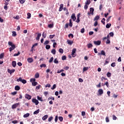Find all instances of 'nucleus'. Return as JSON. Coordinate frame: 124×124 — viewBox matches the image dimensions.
<instances>
[{"label": "nucleus", "instance_id": "1", "mask_svg": "<svg viewBox=\"0 0 124 124\" xmlns=\"http://www.w3.org/2000/svg\"><path fill=\"white\" fill-rule=\"evenodd\" d=\"M8 44L9 46H11V47L9 48L10 52H12L16 48L15 45L13 44L12 42H8Z\"/></svg>", "mask_w": 124, "mask_h": 124}, {"label": "nucleus", "instance_id": "2", "mask_svg": "<svg viewBox=\"0 0 124 124\" xmlns=\"http://www.w3.org/2000/svg\"><path fill=\"white\" fill-rule=\"evenodd\" d=\"M72 55L73 58H75L76 56V48H74L72 50Z\"/></svg>", "mask_w": 124, "mask_h": 124}, {"label": "nucleus", "instance_id": "3", "mask_svg": "<svg viewBox=\"0 0 124 124\" xmlns=\"http://www.w3.org/2000/svg\"><path fill=\"white\" fill-rule=\"evenodd\" d=\"M93 11H94V9H93V8H90V12L88 13V15H93Z\"/></svg>", "mask_w": 124, "mask_h": 124}, {"label": "nucleus", "instance_id": "4", "mask_svg": "<svg viewBox=\"0 0 124 124\" xmlns=\"http://www.w3.org/2000/svg\"><path fill=\"white\" fill-rule=\"evenodd\" d=\"M32 102L35 103V105H38V104L39 103V102H38V100L36 99H32Z\"/></svg>", "mask_w": 124, "mask_h": 124}, {"label": "nucleus", "instance_id": "5", "mask_svg": "<svg viewBox=\"0 0 124 124\" xmlns=\"http://www.w3.org/2000/svg\"><path fill=\"white\" fill-rule=\"evenodd\" d=\"M93 44L94 45H97L99 46L100 44H101V41H93Z\"/></svg>", "mask_w": 124, "mask_h": 124}, {"label": "nucleus", "instance_id": "6", "mask_svg": "<svg viewBox=\"0 0 124 124\" xmlns=\"http://www.w3.org/2000/svg\"><path fill=\"white\" fill-rule=\"evenodd\" d=\"M19 103L14 104V105H13L12 106V109H16V108H17V107L19 105Z\"/></svg>", "mask_w": 124, "mask_h": 124}, {"label": "nucleus", "instance_id": "7", "mask_svg": "<svg viewBox=\"0 0 124 124\" xmlns=\"http://www.w3.org/2000/svg\"><path fill=\"white\" fill-rule=\"evenodd\" d=\"M25 98H27V99H28V100H30V99H31V96L28 94H26L25 95Z\"/></svg>", "mask_w": 124, "mask_h": 124}, {"label": "nucleus", "instance_id": "8", "mask_svg": "<svg viewBox=\"0 0 124 124\" xmlns=\"http://www.w3.org/2000/svg\"><path fill=\"white\" fill-rule=\"evenodd\" d=\"M71 19H72L73 21H75L76 20V16H75V14H72V16H71Z\"/></svg>", "mask_w": 124, "mask_h": 124}, {"label": "nucleus", "instance_id": "9", "mask_svg": "<svg viewBox=\"0 0 124 124\" xmlns=\"http://www.w3.org/2000/svg\"><path fill=\"white\" fill-rule=\"evenodd\" d=\"M7 70H8V73H10V75H11L12 73H14V72H15V69L10 70L9 69H8Z\"/></svg>", "mask_w": 124, "mask_h": 124}, {"label": "nucleus", "instance_id": "10", "mask_svg": "<svg viewBox=\"0 0 124 124\" xmlns=\"http://www.w3.org/2000/svg\"><path fill=\"white\" fill-rule=\"evenodd\" d=\"M27 62H28L29 63H31V62H33V59L32 58H28L27 59Z\"/></svg>", "mask_w": 124, "mask_h": 124}, {"label": "nucleus", "instance_id": "11", "mask_svg": "<svg viewBox=\"0 0 124 124\" xmlns=\"http://www.w3.org/2000/svg\"><path fill=\"white\" fill-rule=\"evenodd\" d=\"M80 13L78 14V15H77V19L76 21V22L77 23H79L80 22V19H79V18L80 17Z\"/></svg>", "mask_w": 124, "mask_h": 124}, {"label": "nucleus", "instance_id": "12", "mask_svg": "<svg viewBox=\"0 0 124 124\" xmlns=\"http://www.w3.org/2000/svg\"><path fill=\"white\" fill-rule=\"evenodd\" d=\"M41 36V33H38L37 36L36 37V40H39V39H40Z\"/></svg>", "mask_w": 124, "mask_h": 124}, {"label": "nucleus", "instance_id": "13", "mask_svg": "<svg viewBox=\"0 0 124 124\" xmlns=\"http://www.w3.org/2000/svg\"><path fill=\"white\" fill-rule=\"evenodd\" d=\"M12 65L13 67H16V65H17V63H16V61H13L12 62Z\"/></svg>", "mask_w": 124, "mask_h": 124}, {"label": "nucleus", "instance_id": "14", "mask_svg": "<svg viewBox=\"0 0 124 124\" xmlns=\"http://www.w3.org/2000/svg\"><path fill=\"white\" fill-rule=\"evenodd\" d=\"M67 44H68L69 45H72V44L73 43V41H71L70 40H67Z\"/></svg>", "mask_w": 124, "mask_h": 124}, {"label": "nucleus", "instance_id": "15", "mask_svg": "<svg viewBox=\"0 0 124 124\" xmlns=\"http://www.w3.org/2000/svg\"><path fill=\"white\" fill-rule=\"evenodd\" d=\"M48 119V115H45L44 116L42 117L43 121H46Z\"/></svg>", "mask_w": 124, "mask_h": 124}, {"label": "nucleus", "instance_id": "16", "mask_svg": "<svg viewBox=\"0 0 124 124\" xmlns=\"http://www.w3.org/2000/svg\"><path fill=\"white\" fill-rule=\"evenodd\" d=\"M20 89L21 88H20V86H19L18 85L16 86L15 87V91H20Z\"/></svg>", "mask_w": 124, "mask_h": 124}, {"label": "nucleus", "instance_id": "17", "mask_svg": "<svg viewBox=\"0 0 124 124\" xmlns=\"http://www.w3.org/2000/svg\"><path fill=\"white\" fill-rule=\"evenodd\" d=\"M98 92L99 93V94H100V95H101V94H102L103 93V90L102 89H99L98 91Z\"/></svg>", "mask_w": 124, "mask_h": 124}, {"label": "nucleus", "instance_id": "18", "mask_svg": "<svg viewBox=\"0 0 124 124\" xmlns=\"http://www.w3.org/2000/svg\"><path fill=\"white\" fill-rule=\"evenodd\" d=\"M69 27H70L71 28H72V26H73V24H72V19H69Z\"/></svg>", "mask_w": 124, "mask_h": 124}, {"label": "nucleus", "instance_id": "19", "mask_svg": "<svg viewBox=\"0 0 124 124\" xmlns=\"http://www.w3.org/2000/svg\"><path fill=\"white\" fill-rule=\"evenodd\" d=\"M62 8H63V4H61L60 5V7L59 8V11H62Z\"/></svg>", "mask_w": 124, "mask_h": 124}, {"label": "nucleus", "instance_id": "20", "mask_svg": "<svg viewBox=\"0 0 124 124\" xmlns=\"http://www.w3.org/2000/svg\"><path fill=\"white\" fill-rule=\"evenodd\" d=\"M101 55L104 56V57H106V54H105V52L104 50L101 51Z\"/></svg>", "mask_w": 124, "mask_h": 124}, {"label": "nucleus", "instance_id": "21", "mask_svg": "<svg viewBox=\"0 0 124 124\" xmlns=\"http://www.w3.org/2000/svg\"><path fill=\"white\" fill-rule=\"evenodd\" d=\"M38 83L36 81H34L33 82H32V86H33V87H35V86L38 85Z\"/></svg>", "mask_w": 124, "mask_h": 124}, {"label": "nucleus", "instance_id": "22", "mask_svg": "<svg viewBox=\"0 0 124 124\" xmlns=\"http://www.w3.org/2000/svg\"><path fill=\"white\" fill-rule=\"evenodd\" d=\"M40 110H39V109H38L37 110H35L34 112H33V115H36L37 114H38V113H39Z\"/></svg>", "mask_w": 124, "mask_h": 124}, {"label": "nucleus", "instance_id": "23", "mask_svg": "<svg viewBox=\"0 0 124 124\" xmlns=\"http://www.w3.org/2000/svg\"><path fill=\"white\" fill-rule=\"evenodd\" d=\"M17 36V33H16V31H12V36L15 37Z\"/></svg>", "mask_w": 124, "mask_h": 124}, {"label": "nucleus", "instance_id": "24", "mask_svg": "<svg viewBox=\"0 0 124 124\" xmlns=\"http://www.w3.org/2000/svg\"><path fill=\"white\" fill-rule=\"evenodd\" d=\"M111 26H112V24H111V23H108L106 25V27L107 28V29H109L110 27H111Z\"/></svg>", "mask_w": 124, "mask_h": 124}, {"label": "nucleus", "instance_id": "25", "mask_svg": "<svg viewBox=\"0 0 124 124\" xmlns=\"http://www.w3.org/2000/svg\"><path fill=\"white\" fill-rule=\"evenodd\" d=\"M91 3V0H86V1L85 2V4L89 5Z\"/></svg>", "mask_w": 124, "mask_h": 124}, {"label": "nucleus", "instance_id": "26", "mask_svg": "<svg viewBox=\"0 0 124 124\" xmlns=\"http://www.w3.org/2000/svg\"><path fill=\"white\" fill-rule=\"evenodd\" d=\"M19 1L21 4H23L26 2V0H19Z\"/></svg>", "mask_w": 124, "mask_h": 124}, {"label": "nucleus", "instance_id": "27", "mask_svg": "<svg viewBox=\"0 0 124 124\" xmlns=\"http://www.w3.org/2000/svg\"><path fill=\"white\" fill-rule=\"evenodd\" d=\"M37 98L38 100H39L40 101H43V99H42V97H40L39 96H37Z\"/></svg>", "mask_w": 124, "mask_h": 124}, {"label": "nucleus", "instance_id": "28", "mask_svg": "<svg viewBox=\"0 0 124 124\" xmlns=\"http://www.w3.org/2000/svg\"><path fill=\"white\" fill-rule=\"evenodd\" d=\"M99 19V16H96L94 18L93 20L94 21H97Z\"/></svg>", "mask_w": 124, "mask_h": 124}, {"label": "nucleus", "instance_id": "29", "mask_svg": "<svg viewBox=\"0 0 124 124\" xmlns=\"http://www.w3.org/2000/svg\"><path fill=\"white\" fill-rule=\"evenodd\" d=\"M42 36L44 37V38H46V37L47 36V34H46L45 32H43L42 34Z\"/></svg>", "mask_w": 124, "mask_h": 124}, {"label": "nucleus", "instance_id": "30", "mask_svg": "<svg viewBox=\"0 0 124 124\" xmlns=\"http://www.w3.org/2000/svg\"><path fill=\"white\" fill-rule=\"evenodd\" d=\"M28 117H30V113H26L23 115L24 118H28Z\"/></svg>", "mask_w": 124, "mask_h": 124}, {"label": "nucleus", "instance_id": "31", "mask_svg": "<svg viewBox=\"0 0 124 124\" xmlns=\"http://www.w3.org/2000/svg\"><path fill=\"white\" fill-rule=\"evenodd\" d=\"M51 53L53 54V55H56V49H52L51 50Z\"/></svg>", "mask_w": 124, "mask_h": 124}, {"label": "nucleus", "instance_id": "32", "mask_svg": "<svg viewBox=\"0 0 124 124\" xmlns=\"http://www.w3.org/2000/svg\"><path fill=\"white\" fill-rule=\"evenodd\" d=\"M34 77L36 78H39V74L38 73H36L35 74Z\"/></svg>", "mask_w": 124, "mask_h": 124}, {"label": "nucleus", "instance_id": "33", "mask_svg": "<svg viewBox=\"0 0 124 124\" xmlns=\"http://www.w3.org/2000/svg\"><path fill=\"white\" fill-rule=\"evenodd\" d=\"M50 48H51V46L49 45H46V50H49V49H50Z\"/></svg>", "mask_w": 124, "mask_h": 124}, {"label": "nucleus", "instance_id": "34", "mask_svg": "<svg viewBox=\"0 0 124 124\" xmlns=\"http://www.w3.org/2000/svg\"><path fill=\"white\" fill-rule=\"evenodd\" d=\"M59 53H61V54H63V49L62 48H60L59 49Z\"/></svg>", "mask_w": 124, "mask_h": 124}, {"label": "nucleus", "instance_id": "35", "mask_svg": "<svg viewBox=\"0 0 124 124\" xmlns=\"http://www.w3.org/2000/svg\"><path fill=\"white\" fill-rule=\"evenodd\" d=\"M35 81H36L35 78H31L30 79V82L31 83V84H32V83H33V82H35Z\"/></svg>", "mask_w": 124, "mask_h": 124}, {"label": "nucleus", "instance_id": "36", "mask_svg": "<svg viewBox=\"0 0 124 124\" xmlns=\"http://www.w3.org/2000/svg\"><path fill=\"white\" fill-rule=\"evenodd\" d=\"M3 57H4V53H2L0 54V59H3Z\"/></svg>", "mask_w": 124, "mask_h": 124}, {"label": "nucleus", "instance_id": "37", "mask_svg": "<svg viewBox=\"0 0 124 124\" xmlns=\"http://www.w3.org/2000/svg\"><path fill=\"white\" fill-rule=\"evenodd\" d=\"M106 39H110V36H109V35H108L107 37L103 38V40H105Z\"/></svg>", "mask_w": 124, "mask_h": 124}, {"label": "nucleus", "instance_id": "38", "mask_svg": "<svg viewBox=\"0 0 124 124\" xmlns=\"http://www.w3.org/2000/svg\"><path fill=\"white\" fill-rule=\"evenodd\" d=\"M87 47L89 48H92V47H93V44H87Z\"/></svg>", "mask_w": 124, "mask_h": 124}, {"label": "nucleus", "instance_id": "39", "mask_svg": "<svg viewBox=\"0 0 124 124\" xmlns=\"http://www.w3.org/2000/svg\"><path fill=\"white\" fill-rule=\"evenodd\" d=\"M53 62L54 63H57V64L59 63V61H58V59L57 58L55 59Z\"/></svg>", "mask_w": 124, "mask_h": 124}, {"label": "nucleus", "instance_id": "40", "mask_svg": "<svg viewBox=\"0 0 124 124\" xmlns=\"http://www.w3.org/2000/svg\"><path fill=\"white\" fill-rule=\"evenodd\" d=\"M58 119L60 122H62V121H63V118L62 116L59 117Z\"/></svg>", "mask_w": 124, "mask_h": 124}, {"label": "nucleus", "instance_id": "41", "mask_svg": "<svg viewBox=\"0 0 124 124\" xmlns=\"http://www.w3.org/2000/svg\"><path fill=\"white\" fill-rule=\"evenodd\" d=\"M89 69V67H84L83 69V72H84V71H87V70H88Z\"/></svg>", "mask_w": 124, "mask_h": 124}, {"label": "nucleus", "instance_id": "42", "mask_svg": "<svg viewBox=\"0 0 124 124\" xmlns=\"http://www.w3.org/2000/svg\"><path fill=\"white\" fill-rule=\"evenodd\" d=\"M53 61H54V57H51L49 60V62L51 63V62H53Z\"/></svg>", "mask_w": 124, "mask_h": 124}, {"label": "nucleus", "instance_id": "43", "mask_svg": "<svg viewBox=\"0 0 124 124\" xmlns=\"http://www.w3.org/2000/svg\"><path fill=\"white\" fill-rule=\"evenodd\" d=\"M27 19H30V18H31V13H28L27 14Z\"/></svg>", "mask_w": 124, "mask_h": 124}, {"label": "nucleus", "instance_id": "44", "mask_svg": "<svg viewBox=\"0 0 124 124\" xmlns=\"http://www.w3.org/2000/svg\"><path fill=\"white\" fill-rule=\"evenodd\" d=\"M22 78L20 77L16 79V81L17 82H22Z\"/></svg>", "mask_w": 124, "mask_h": 124}, {"label": "nucleus", "instance_id": "45", "mask_svg": "<svg viewBox=\"0 0 124 124\" xmlns=\"http://www.w3.org/2000/svg\"><path fill=\"white\" fill-rule=\"evenodd\" d=\"M101 23L103 24V25H105V18H103V19L101 20Z\"/></svg>", "mask_w": 124, "mask_h": 124}, {"label": "nucleus", "instance_id": "46", "mask_svg": "<svg viewBox=\"0 0 124 124\" xmlns=\"http://www.w3.org/2000/svg\"><path fill=\"white\" fill-rule=\"evenodd\" d=\"M20 55V52L18 51L17 53H15L14 54V57H17V56H19Z\"/></svg>", "mask_w": 124, "mask_h": 124}, {"label": "nucleus", "instance_id": "47", "mask_svg": "<svg viewBox=\"0 0 124 124\" xmlns=\"http://www.w3.org/2000/svg\"><path fill=\"white\" fill-rule=\"evenodd\" d=\"M52 120H53V116H50V117L48 118V122H50L52 121Z\"/></svg>", "mask_w": 124, "mask_h": 124}, {"label": "nucleus", "instance_id": "48", "mask_svg": "<svg viewBox=\"0 0 124 124\" xmlns=\"http://www.w3.org/2000/svg\"><path fill=\"white\" fill-rule=\"evenodd\" d=\"M21 83H22V84H26L27 83V80H26V79H22Z\"/></svg>", "mask_w": 124, "mask_h": 124}, {"label": "nucleus", "instance_id": "49", "mask_svg": "<svg viewBox=\"0 0 124 124\" xmlns=\"http://www.w3.org/2000/svg\"><path fill=\"white\" fill-rule=\"evenodd\" d=\"M48 28H50V29H52V28H53L54 27V24H49L48 25Z\"/></svg>", "mask_w": 124, "mask_h": 124}, {"label": "nucleus", "instance_id": "50", "mask_svg": "<svg viewBox=\"0 0 124 124\" xmlns=\"http://www.w3.org/2000/svg\"><path fill=\"white\" fill-rule=\"evenodd\" d=\"M49 41L46 40V41L44 42V45H47V44H49Z\"/></svg>", "mask_w": 124, "mask_h": 124}, {"label": "nucleus", "instance_id": "51", "mask_svg": "<svg viewBox=\"0 0 124 124\" xmlns=\"http://www.w3.org/2000/svg\"><path fill=\"white\" fill-rule=\"evenodd\" d=\"M62 61H65V60H66V56H62Z\"/></svg>", "mask_w": 124, "mask_h": 124}, {"label": "nucleus", "instance_id": "52", "mask_svg": "<svg viewBox=\"0 0 124 124\" xmlns=\"http://www.w3.org/2000/svg\"><path fill=\"white\" fill-rule=\"evenodd\" d=\"M56 88H57V85H56V84H54L52 87L51 88V90H55Z\"/></svg>", "mask_w": 124, "mask_h": 124}, {"label": "nucleus", "instance_id": "53", "mask_svg": "<svg viewBox=\"0 0 124 124\" xmlns=\"http://www.w3.org/2000/svg\"><path fill=\"white\" fill-rule=\"evenodd\" d=\"M111 73L110 72H108L107 74V77H111Z\"/></svg>", "mask_w": 124, "mask_h": 124}, {"label": "nucleus", "instance_id": "54", "mask_svg": "<svg viewBox=\"0 0 124 124\" xmlns=\"http://www.w3.org/2000/svg\"><path fill=\"white\" fill-rule=\"evenodd\" d=\"M68 37H71V38H73L74 37V36H73V34L72 33H70L68 35Z\"/></svg>", "mask_w": 124, "mask_h": 124}, {"label": "nucleus", "instance_id": "55", "mask_svg": "<svg viewBox=\"0 0 124 124\" xmlns=\"http://www.w3.org/2000/svg\"><path fill=\"white\" fill-rule=\"evenodd\" d=\"M80 32L81 33H84V32H85V28L81 29L80 30Z\"/></svg>", "mask_w": 124, "mask_h": 124}, {"label": "nucleus", "instance_id": "56", "mask_svg": "<svg viewBox=\"0 0 124 124\" xmlns=\"http://www.w3.org/2000/svg\"><path fill=\"white\" fill-rule=\"evenodd\" d=\"M37 45H38V44L37 43H35L34 45H32L31 47L32 49H33L34 47H35V46H37Z\"/></svg>", "mask_w": 124, "mask_h": 124}, {"label": "nucleus", "instance_id": "57", "mask_svg": "<svg viewBox=\"0 0 124 124\" xmlns=\"http://www.w3.org/2000/svg\"><path fill=\"white\" fill-rule=\"evenodd\" d=\"M106 122L107 123H109V117L108 116H107L106 118Z\"/></svg>", "mask_w": 124, "mask_h": 124}, {"label": "nucleus", "instance_id": "58", "mask_svg": "<svg viewBox=\"0 0 124 124\" xmlns=\"http://www.w3.org/2000/svg\"><path fill=\"white\" fill-rule=\"evenodd\" d=\"M111 66H112V67H115V66H116V63L115 62H112L111 64Z\"/></svg>", "mask_w": 124, "mask_h": 124}, {"label": "nucleus", "instance_id": "59", "mask_svg": "<svg viewBox=\"0 0 124 124\" xmlns=\"http://www.w3.org/2000/svg\"><path fill=\"white\" fill-rule=\"evenodd\" d=\"M50 99H51V100H55V98L54 97H49L48 98V100H50Z\"/></svg>", "mask_w": 124, "mask_h": 124}, {"label": "nucleus", "instance_id": "60", "mask_svg": "<svg viewBox=\"0 0 124 124\" xmlns=\"http://www.w3.org/2000/svg\"><path fill=\"white\" fill-rule=\"evenodd\" d=\"M49 37L50 39H52V38H54V37H55V35H50Z\"/></svg>", "mask_w": 124, "mask_h": 124}, {"label": "nucleus", "instance_id": "61", "mask_svg": "<svg viewBox=\"0 0 124 124\" xmlns=\"http://www.w3.org/2000/svg\"><path fill=\"white\" fill-rule=\"evenodd\" d=\"M40 67H46V64H42L40 65Z\"/></svg>", "mask_w": 124, "mask_h": 124}, {"label": "nucleus", "instance_id": "62", "mask_svg": "<svg viewBox=\"0 0 124 124\" xmlns=\"http://www.w3.org/2000/svg\"><path fill=\"white\" fill-rule=\"evenodd\" d=\"M112 119L113 120H114V121H116V120H117V117L116 116H115V115H113L112 116Z\"/></svg>", "mask_w": 124, "mask_h": 124}, {"label": "nucleus", "instance_id": "63", "mask_svg": "<svg viewBox=\"0 0 124 124\" xmlns=\"http://www.w3.org/2000/svg\"><path fill=\"white\" fill-rule=\"evenodd\" d=\"M40 87H41V85H38L36 87V90H39L40 89Z\"/></svg>", "mask_w": 124, "mask_h": 124}, {"label": "nucleus", "instance_id": "64", "mask_svg": "<svg viewBox=\"0 0 124 124\" xmlns=\"http://www.w3.org/2000/svg\"><path fill=\"white\" fill-rule=\"evenodd\" d=\"M111 17H112V16H110L107 18V19L106 20L107 23H108V22H109L110 21V19H111Z\"/></svg>", "mask_w": 124, "mask_h": 124}]
</instances>
